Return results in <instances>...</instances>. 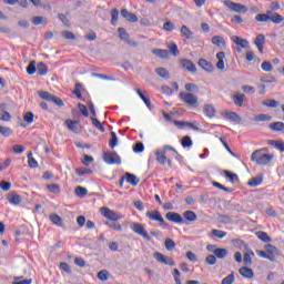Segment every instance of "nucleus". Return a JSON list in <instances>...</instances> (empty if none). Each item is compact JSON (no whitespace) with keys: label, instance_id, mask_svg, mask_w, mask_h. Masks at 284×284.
Listing matches in <instances>:
<instances>
[{"label":"nucleus","instance_id":"obj_1","mask_svg":"<svg viewBox=\"0 0 284 284\" xmlns=\"http://www.w3.org/2000/svg\"><path fill=\"white\" fill-rule=\"evenodd\" d=\"M168 152H173V154H176V149L170 145H165L163 149H159L155 151L156 161L158 163H160V165H165V163H169V165H172V162L165 155L168 154Z\"/></svg>","mask_w":284,"mask_h":284},{"label":"nucleus","instance_id":"obj_2","mask_svg":"<svg viewBox=\"0 0 284 284\" xmlns=\"http://www.w3.org/2000/svg\"><path fill=\"white\" fill-rule=\"evenodd\" d=\"M273 159L274 154H267L261 151H255L251 155V161H253L257 165H270Z\"/></svg>","mask_w":284,"mask_h":284},{"label":"nucleus","instance_id":"obj_62","mask_svg":"<svg viewBox=\"0 0 284 284\" xmlns=\"http://www.w3.org/2000/svg\"><path fill=\"white\" fill-rule=\"evenodd\" d=\"M254 121H272V115L260 114L254 118Z\"/></svg>","mask_w":284,"mask_h":284},{"label":"nucleus","instance_id":"obj_64","mask_svg":"<svg viewBox=\"0 0 284 284\" xmlns=\"http://www.w3.org/2000/svg\"><path fill=\"white\" fill-rule=\"evenodd\" d=\"M263 72H272V64L267 61H264L261 65Z\"/></svg>","mask_w":284,"mask_h":284},{"label":"nucleus","instance_id":"obj_9","mask_svg":"<svg viewBox=\"0 0 284 284\" xmlns=\"http://www.w3.org/2000/svg\"><path fill=\"white\" fill-rule=\"evenodd\" d=\"M224 6L229 8V10H232L233 12L245 14L247 12V7L241 3L232 2L231 0H225Z\"/></svg>","mask_w":284,"mask_h":284},{"label":"nucleus","instance_id":"obj_25","mask_svg":"<svg viewBox=\"0 0 284 284\" xmlns=\"http://www.w3.org/2000/svg\"><path fill=\"white\" fill-rule=\"evenodd\" d=\"M232 99L235 105H237L239 108H243V102L245 101V94L236 93L232 97Z\"/></svg>","mask_w":284,"mask_h":284},{"label":"nucleus","instance_id":"obj_18","mask_svg":"<svg viewBox=\"0 0 284 284\" xmlns=\"http://www.w3.org/2000/svg\"><path fill=\"white\" fill-rule=\"evenodd\" d=\"M231 39L235 45H241L244 50L250 48V42L239 36H233Z\"/></svg>","mask_w":284,"mask_h":284},{"label":"nucleus","instance_id":"obj_13","mask_svg":"<svg viewBox=\"0 0 284 284\" xmlns=\"http://www.w3.org/2000/svg\"><path fill=\"white\" fill-rule=\"evenodd\" d=\"M216 64L215 67L221 70L222 72L225 71V52L220 51L215 55Z\"/></svg>","mask_w":284,"mask_h":284},{"label":"nucleus","instance_id":"obj_10","mask_svg":"<svg viewBox=\"0 0 284 284\" xmlns=\"http://www.w3.org/2000/svg\"><path fill=\"white\" fill-rule=\"evenodd\" d=\"M40 99H43L44 101H50L51 103H54L55 105L62 106L63 105V100L60 98L51 94L48 91H41L39 92Z\"/></svg>","mask_w":284,"mask_h":284},{"label":"nucleus","instance_id":"obj_48","mask_svg":"<svg viewBox=\"0 0 284 284\" xmlns=\"http://www.w3.org/2000/svg\"><path fill=\"white\" fill-rule=\"evenodd\" d=\"M183 216L186 221H196V213L193 211H185Z\"/></svg>","mask_w":284,"mask_h":284},{"label":"nucleus","instance_id":"obj_22","mask_svg":"<svg viewBox=\"0 0 284 284\" xmlns=\"http://www.w3.org/2000/svg\"><path fill=\"white\" fill-rule=\"evenodd\" d=\"M258 52L263 53V48L265 45V36L263 34H258L256 38H255V41H254Z\"/></svg>","mask_w":284,"mask_h":284},{"label":"nucleus","instance_id":"obj_46","mask_svg":"<svg viewBox=\"0 0 284 284\" xmlns=\"http://www.w3.org/2000/svg\"><path fill=\"white\" fill-rule=\"evenodd\" d=\"M119 143V138L114 131L111 132V140L109 141L110 148L114 149V146Z\"/></svg>","mask_w":284,"mask_h":284},{"label":"nucleus","instance_id":"obj_37","mask_svg":"<svg viewBox=\"0 0 284 284\" xmlns=\"http://www.w3.org/2000/svg\"><path fill=\"white\" fill-rule=\"evenodd\" d=\"M213 254H215L216 258H225L227 256V248H215Z\"/></svg>","mask_w":284,"mask_h":284},{"label":"nucleus","instance_id":"obj_61","mask_svg":"<svg viewBox=\"0 0 284 284\" xmlns=\"http://www.w3.org/2000/svg\"><path fill=\"white\" fill-rule=\"evenodd\" d=\"M144 150H145V146L143 145L142 142L136 143V144L133 146V152H135V154H141V152H143Z\"/></svg>","mask_w":284,"mask_h":284},{"label":"nucleus","instance_id":"obj_33","mask_svg":"<svg viewBox=\"0 0 284 284\" xmlns=\"http://www.w3.org/2000/svg\"><path fill=\"white\" fill-rule=\"evenodd\" d=\"M124 179L126 183H130L131 185H139V178L134 174L126 173Z\"/></svg>","mask_w":284,"mask_h":284},{"label":"nucleus","instance_id":"obj_15","mask_svg":"<svg viewBox=\"0 0 284 284\" xmlns=\"http://www.w3.org/2000/svg\"><path fill=\"white\" fill-rule=\"evenodd\" d=\"M203 112L207 119H214L216 116V108H214L213 104H204Z\"/></svg>","mask_w":284,"mask_h":284},{"label":"nucleus","instance_id":"obj_27","mask_svg":"<svg viewBox=\"0 0 284 284\" xmlns=\"http://www.w3.org/2000/svg\"><path fill=\"white\" fill-rule=\"evenodd\" d=\"M213 45H216L217 48H225V39L221 36H214L212 38Z\"/></svg>","mask_w":284,"mask_h":284},{"label":"nucleus","instance_id":"obj_32","mask_svg":"<svg viewBox=\"0 0 284 284\" xmlns=\"http://www.w3.org/2000/svg\"><path fill=\"white\" fill-rule=\"evenodd\" d=\"M273 132H283L284 131V123L283 122H273L268 125Z\"/></svg>","mask_w":284,"mask_h":284},{"label":"nucleus","instance_id":"obj_24","mask_svg":"<svg viewBox=\"0 0 284 284\" xmlns=\"http://www.w3.org/2000/svg\"><path fill=\"white\" fill-rule=\"evenodd\" d=\"M180 33L182 37H184V39H193L194 37V32H192L190 30V28H187V26L183 24L180 29Z\"/></svg>","mask_w":284,"mask_h":284},{"label":"nucleus","instance_id":"obj_44","mask_svg":"<svg viewBox=\"0 0 284 284\" xmlns=\"http://www.w3.org/2000/svg\"><path fill=\"white\" fill-rule=\"evenodd\" d=\"M165 245V250H168V252H172V250H174L176 247V243L173 242L172 239H166L164 242Z\"/></svg>","mask_w":284,"mask_h":284},{"label":"nucleus","instance_id":"obj_19","mask_svg":"<svg viewBox=\"0 0 284 284\" xmlns=\"http://www.w3.org/2000/svg\"><path fill=\"white\" fill-rule=\"evenodd\" d=\"M239 274H241L243 278H248V280L254 278V271L247 266L240 267Z\"/></svg>","mask_w":284,"mask_h":284},{"label":"nucleus","instance_id":"obj_30","mask_svg":"<svg viewBox=\"0 0 284 284\" xmlns=\"http://www.w3.org/2000/svg\"><path fill=\"white\" fill-rule=\"evenodd\" d=\"M268 144L272 148H275V150H280V152H284V142H281L278 140H270Z\"/></svg>","mask_w":284,"mask_h":284},{"label":"nucleus","instance_id":"obj_38","mask_svg":"<svg viewBox=\"0 0 284 284\" xmlns=\"http://www.w3.org/2000/svg\"><path fill=\"white\" fill-rule=\"evenodd\" d=\"M118 32L121 41H124L125 43H128V41L130 40V34H128V31H125V29L123 28H119Z\"/></svg>","mask_w":284,"mask_h":284},{"label":"nucleus","instance_id":"obj_45","mask_svg":"<svg viewBox=\"0 0 284 284\" xmlns=\"http://www.w3.org/2000/svg\"><path fill=\"white\" fill-rule=\"evenodd\" d=\"M234 281H236V276H234V272H232L222 280V284H234Z\"/></svg>","mask_w":284,"mask_h":284},{"label":"nucleus","instance_id":"obj_35","mask_svg":"<svg viewBox=\"0 0 284 284\" xmlns=\"http://www.w3.org/2000/svg\"><path fill=\"white\" fill-rule=\"evenodd\" d=\"M49 219L51 223H53V225H57L58 227H61L63 225V220L57 214H51Z\"/></svg>","mask_w":284,"mask_h":284},{"label":"nucleus","instance_id":"obj_56","mask_svg":"<svg viewBox=\"0 0 284 284\" xmlns=\"http://www.w3.org/2000/svg\"><path fill=\"white\" fill-rule=\"evenodd\" d=\"M256 254L257 256H260V258H267V261L274 262V257L268 255V253H266L265 251H256Z\"/></svg>","mask_w":284,"mask_h":284},{"label":"nucleus","instance_id":"obj_7","mask_svg":"<svg viewBox=\"0 0 284 284\" xmlns=\"http://www.w3.org/2000/svg\"><path fill=\"white\" fill-rule=\"evenodd\" d=\"M103 161L108 163V165H121V156L116 154V152H104Z\"/></svg>","mask_w":284,"mask_h":284},{"label":"nucleus","instance_id":"obj_26","mask_svg":"<svg viewBox=\"0 0 284 284\" xmlns=\"http://www.w3.org/2000/svg\"><path fill=\"white\" fill-rule=\"evenodd\" d=\"M8 201L11 205H19L21 203V195L17 193H10L8 196Z\"/></svg>","mask_w":284,"mask_h":284},{"label":"nucleus","instance_id":"obj_21","mask_svg":"<svg viewBox=\"0 0 284 284\" xmlns=\"http://www.w3.org/2000/svg\"><path fill=\"white\" fill-rule=\"evenodd\" d=\"M166 220L171 221V223H183L181 214L174 212L166 213Z\"/></svg>","mask_w":284,"mask_h":284},{"label":"nucleus","instance_id":"obj_20","mask_svg":"<svg viewBox=\"0 0 284 284\" xmlns=\"http://www.w3.org/2000/svg\"><path fill=\"white\" fill-rule=\"evenodd\" d=\"M199 65L202 68V70H204L205 72H214V65L212 64V62L205 60V59H200L199 60Z\"/></svg>","mask_w":284,"mask_h":284},{"label":"nucleus","instance_id":"obj_16","mask_svg":"<svg viewBox=\"0 0 284 284\" xmlns=\"http://www.w3.org/2000/svg\"><path fill=\"white\" fill-rule=\"evenodd\" d=\"M181 65L183 70H186V72H196V65L194 62H192V60L183 59L181 60Z\"/></svg>","mask_w":284,"mask_h":284},{"label":"nucleus","instance_id":"obj_57","mask_svg":"<svg viewBox=\"0 0 284 284\" xmlns=\"http://www.w3.org/2000/svg\"><path fill=\"white\" fill-rule=\"evenodd\" d=\"M109 276H110V273L106 270H102L98 273V278L100 281H108Z\"/></svg>","mask_w":284,"mask_h":284},{"label":"nucleus","instance_id":"obj_54","mask_svg":"<svg viewBox=\"0 0 284 284\" xmlns=\"http://www.w3.org/2000/svg\"><path fill=\"white\" fill-rule=\"evenodd\" d=\"M212 234L216 239H225V236H227V233L225 231H221V230H213Z\"/></svg>","mask_w":284,"mask_h":284},{"label":"nucleus","instance_id":"obj_55","mask_svg":"<svg viewBox=\"0 0 284 284\" xmlns=\"http://www.w3.org/2000/svg\"><path fill=\"white\" fill-rule=\"evenodd\" d=\"M261 183H263V178H255L248 182V185L251 187H258V185H261Z\"/></svg>","mask_w":284,"mask_h":284},{"label":"nucleus","instance_id":"obj_34","mask_svg":"<svg viewBox=\"0 0 284 284\" xmlns=\"http://www.w3.org/2000/svg\"><path fill=\"white\" fill-rule=\"evenodd\" d=\"M155 74H158V77H161V79H170V72L165 68H156Z\"/></svg>","mask_w":284,"mask_h":284},{"label":"nucleus","instance_id":"obj_43","mask_svg":"<svg viewBox=\"0 0 284 284\" xmlns=\"http://www.w3.org/2000/svg\"><path fill=\"white\" fill-rule=\"evenodd\" d=\"M47 190H49L51 194H61V187L58 184H49L47 185Z\"/></svg>","mask_w":284,"mask_h":284},{"label":"nucleus","instance_id":"obj_51","mask_svg":"<svg viewBox=\"0 0 284 284\" xmlns=\"http://www.w3.org/2000/svg\"><path fill=\"white\" fill-rule=\"evenodd\" d=\"M111 24L112 26H116V22L119 21V10L118 9H113L111 12Z\"/></svg>","mask_w":284,"mask_h":284},{"label":"nucleus","instance_id":"obj_36","mask_svg":"<svg viewBox=\"0 0 284 284\" xmlns=\"http://www.w3.org/2000/svg\"><path fill=\"white\" fill-rule=\"evenodd\" d=\"M266 252L268 255L272 256V258H274L275 256H278V248L272 244L266 245Z\"/></svg>","mask_w":284,"mask_h":284},{"label":"nucleus","instance_id":"obj_47","mask_svg":"<svg viewBox=\"0 0 284 284\" xmlns=\"http://www.w3.org/2000/svg\"><path fill=\"white\" fill-rule=\"evenodd\" d=\"M74 192L80 199H83V196L88 194V189L83 186H78Z\"/></svg>","mask_w":284,"mask_h":284},{"label":"nucleus","instance_id":"obj_59","mask_svg":"<svg viewBox=\"0 0 284 284\" xmlns=\"http://www.w3.org/2000/svg\"><path fill=\"white\" fill-rule=\"evenodd\" d=\"M28 159H29V166L30 168H39V162H37V160H34V158H32V152H30L28 154Z\"/></svg>","mask_w":284,"mask_h":284},{"label":"nucleus","instance_id":"obj_49","mask_svg":"<svg viewBox=\"0 0 284 284\" xmlns=\"http://www.w3.org/2000/svg\"><path fill=\"white\" fill-rule=\"evenodd\" d=\"M91 121H92L94 128H97V130H100V132H105V128L98 119L91 118Z\"/></svg>","mask_w":284,"mask_h":284},{"label":"nucleus","instance_id":"obj_11","mask_svg":"<svg viewBox=\"0 0 284 284\" xmlns=\"http://www.w3.org/2000/svg\"><path fill=\"white\" fill-rule=\"evenodd\" d=\"M153 258L158 261V263H163V265H170L171 267H174L176 265V262L172 257H165L161 252H155L153 254Z\"/></svg>","mask_w":284,"mask_h":284},{"label":"nucleus","instance_id":"obj_42","mask_svg":"<svg viewBox=\"0 0 284 284\" xmlns=\"http://www.w3.org/2000/svg\"><path fill=\"white\" fill-rule=\"evenodd\" d=\"M181 145L182 148H192V138H190V135H185L184 138H182Z\"/></svg>","mask_w":284,"mask_h":284},{"label":"nucleus","instance_id":"obj_3","mask_svg":"<svg viewBox=\"0 0 284 284\" xmlns=\"http://www.w3.org/2000/svg\"><path fill=\"white\" fill-rule=\"evenodd\" d=\"M255 21H257L258 23H265L267 21H272V23L278 24V23H283L284 17L278 13H273L272 16L260 13L255 17Z\"/></svg>","mask_w":284,"mask_h":284},{"label":"nucleus","instance_id":"obj_63","mask_svg":"<svg viewBox=\"0 0 284 284\" xmlns=\"http://www.w3.org/2000/svg\"><path fill=\"white\" fill-rule=\"evenodd\" d=\"M12 284H32V278L21 280V277H14V281Z\"/></svg>","mask_w":284,"mask_h":284},{"label":"nucleus","instance_id":"obj_58","mask_svg":"<svg viewBox=\"0 0 284 284\" xmlns=\"http://www.w3.org/2000/svg\"><path fill=\"white\" fill-rule=\"evenodd\" d=\"M28 74H34L37 72V62L31 61L27 68Z\"/></svg>","mask_w":284,"mask_h":284},{"label":"nucleus","instance_id":"obj_8","mask_svg":"<svg viewBox=\"0 0 284 284\" xmlns=\"http://www.w3.org/2000/svg\"><path fill=\"white\" fill-rule=\"evenodd\" d=\"M174 125L179 128V130H185L189 128L190 130H194V132H199L201 130L199 122H185V121H173Z\"/></svg>","mask_w":284,"mask_h":284},{"label":"nucleus","instance_id":"obj_4","mask_svg":"<svg viewBox=\"0 0 284 284\" xmlns=\"http://www.w3.org/2000/svg\"><path fill=\"white\" fill-rule=\"evenodd\" d=\"M130 230L134 232V234H138L139 236H142L144 241H152V237L148 233V230H145V226L139 222H132L130 224Z\"/></svg>","mask_w":284,"mask_h":284},{"label":"nucleus","instance_id":"obj_52","mask_svg":"<svg viewBox=\"0 0 284 284\" xmlns=\"http://www.w3.org/2000/svg\"><path fill=\"white\" fill-rule=\"evenodd\" d=\"M224 176L226 179H230L231 183H234L235 181H239V175H236V174H234V173H232L230 171H225L224 172Z\"/></svg>","mask_w":284,"mask_h":284},{"label":"nucleus","instance_id":"obj_50","mask_svg":"<svg viewBox=\"0 0 284 284\" xmlns=\"http://www.w3.org/2000/svg\"><path fill=\"white\" fill-rule=\"evenodd\" d=\"M0 134H1L2 136L8 138V136H10V134H12V129H11V128H8V126H1V125H0Z\"/></svg>","mask_w":284,"mask_h":284},{"label":"nucleus","instance_id":"obj_28","mask_svg":"<svg viewBox=\"0 0 284 284\" xmlns=\"http://www.w3.org/2000/svg\"><path fill=\"white\" fill-rule=\"evenodd\" d=\"M252 258H254V251H248L244 253L243 262L246 267H250V265H252Z\"/></svg>","mask_w":284,"mask_h":284},{"label":"nucleus","instance_id":"obj_12","mask_svg":"<svg viewBox=\"0 0 284 284\" xmlns=\"http://www.w3.org/2000/svg\"><path fill=\"white\" fill-rule=\"evenodd\" d=\"M146 219H150V221H156L160 223V225H165V220L163 219V215H161V212L154 210V211H148L145 214Z\"/></svg>","mask_w":284,"mask_h":284},{"label":"nucleus","instance_id":"obj_41","mask_svg":"<svg viewBox=\"0 0 284 284\" xmlns=\"http://www.w3.org/2000/svg\"><path fill=\"white\" fill-rule=\"evenodd\" d=\"M164 32H174L176 30V24H174L172 21H166L163 24Z\"/></svg>","mask_w":284,"mask_h":284},{"label":"nucleus","instance_id":"obj_31","mask_svg":"<svg viewBox=\"0 0 284 284\" xmlns=\"http://www.w3.org/2000/svg\"><path fill=\"white\" fill-rule=\"evenodd\" d=\"M37 72L40 74V77H45V74H48V65H45L43 62H39L37 64Z\"/></svg>","mask_w":284,"mask_h":284},{"label":"nucleus","instance_id":"obj_17","mask_svg":"<svg viewBox=\"0 0 284 284\" xmlns=\"http://www.w3.org/2000/svg\"><path fill=\"white\" fill-rule=\"evenodd\" d=\"M121 16L126 19V21H129L130 23H136V21H139V18L136 17V14L128 11V9H122L121 10Z\"/></svg>","mask_w":284,"mask_h":284},{"label":"nucleus","instance_id":"obj_14","mask_svg":"<svg viewBox=\"0 0 284 284\" xmlns=\"http://www.w3.org/2000/svg\"><path fill=\"white\" fill-rule=\"evenodd\" d=\"M221 115L224 119H229L230 121H233L234 123H241V115L236 112L232 111H222Z\"/></svg>","mask_w":284,"mask_h":284},{"label":"nucleus","instance_id":"obj_6","mask_svg":"<svg viewBox=\"0 0 284 284\" xmlns=\"http://www.w3.org/2000/svg\"><path fill=\"white\" fill-rule=\"evenodd\" d=\"M100 212L102 216L109 221H121V219H123V214L112 211L109 207H101Z\"/></svg>","mask_w":284,"mask_h":284},{"label":"nucleus","instance_id":"obj_40","mask_svg":"<svg viewBox=\"0 0 284 284\" xmlns=\"http://www.w3.org/2000/svg\"><path fill=\"white\" fill-rule=\"evenodd\" d=\"M153 54H155L156 57H160V59H168V57L170 55V52L163 49H155L153 50Z\"/></svg>","mask_w":284,"mask_h":284},{"label":"nucleus","instance_id":"obj_5","mask_svg":"<svg viewBox=\"0 0 284 284\" xmlns=\"http://www.w3.org/2000/svg\"><path fill=\"white\" fill-rule=\"evenodd\" d=\"M179 97L181 101H183V103H186V105H191V106L199 105V98L194 93L181 92Z\"/></svg>","mask_w":284,"mask_h":284},{"label":"nucleus","instance_id":"obj_39","mask_svg":"<svg viewBox=\"0 0 284 284\" xmlns=\"http://www.w3.org/2000/svg\"><path fill=\"white\" fill-rule=\"evenodd\" d=\"M255 234L257 239H260V241H263V243H270V241H272V239H270V235H267V233L263 231H258Z\"/></svg>","mask_w":284,"mask_h":284},{"label":"nucleus","instance_id":"obj_29","mask_svg":"<svg viewBox=\"0 0 284 284\" xmlns=\"http://www.w3.org/2000/svg\"><path fill=\"white\" fill-rule=\"evenodd\" d=\"M65 125L71 132H79V122L73 120H65Z\"/></svg>","mask_w":284,"mask_h":284},{"label":"nucleus","instance_id":"obj_23","mask_svg":"<svg viewBox=\"0 0 284 284\" xmlns=\"http://www.w3.org/2000/svg\"><path fill=\"white\" fill-rule=\"evenodd\" d=\"M135 92L138 97H140V99L143 100V103H145L146 108L152 110V102H150V99L148 98V95H145V93H143L141 89H136Z\"/></svg>","mask_w":284,"mask_h":284},{"label":"nucleus","instance_id":"obj_53","mask_svg":"<svg viewBox=\"0 0 284 284\" xmlns=\"http://www.w3.org/2000/svg\"><path fill=\"white\" fill-rule=\"evenodd\" d=\"M172 274H173L175 284H182L181 283V272L179 271V268H173Z\"/></svg>","mask_w":284,"mask_h":284},{"label":"nucleus","instance_id":"obj_60","mask_svg":"<svg viewBox=\"0 0 284 284\" xmlns=\"http://www.w3.org/2000/svg\"><path fill=\"white\" fill-rule=\"evenodd\" d=\"M262 105H265L266 108H278V102L276 100H268V102L263 101Z\"/></svg>","mask_w":284,"mask_h":284}]
</instances>
